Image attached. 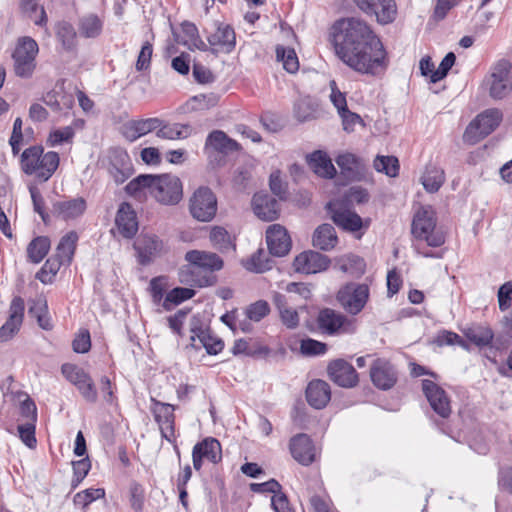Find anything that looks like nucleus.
<instances>
[{
	"instance_id": "nucleus-1",
	"label": "nucleus",
	"mask_w": 512,
	"mask_h": 512,
	"mask_svg": "<svg viewBox=\"0 0 512 512\" xmlns=\"http://www.w3.org/2000/svg\"><path fill=\"white\" fill-rule=\"evenodd\" d=\"M337 57L352 70L378 76L387 69L389 58L380 38L358 18H343L331 28Z\"/></svg>"
},
{
	"instance_id": "nucleus-2",
	"label": "nucleus",
	"mask_w": 512,
	"mask_h": 512,
	"mask_svg": "<svg viewBox=\"0 0 512 512\" xmlns=\"http://www.w3.org/2000/svg\"><path fill=\"white\" fill-rule=\"evenodd\" d=\"M185 259L189 262V266L186 270H181L180 281L189 282L188 274H190L193 284L199 287L212 285L214 283L212 272L220 270L223 266V261L218 255L206 251H188Z\"/></svg>"
},
{
	"instance_id": "nucleus-3",
	"label": "nucleus",
	"mask_w": 512,
	"mask_h": 512,
	"mask_svg": "<svg viewBox=\"0 0 512 512\" xmlns=\"http://www.w3.org/2000/svg\"><path fill=\"white\" fill-rule=\"evenodd\" d=\"M60 158L57 152L44 153L42 146L26 148L20 158L22 171L27 175H34L40 181L51 178L59 166Z\"/></svg>"
},
{
	"instance_id": "nucleus-4",
	"label": "nucleus",
	"mask_w": 512,
	"mask_h": 512,
	"mask_svg": "<svg viewBox=\"0 0 512 512\" xmlns=\"http://www.w3.org/2000/svg\"><path fill=\"white\" fill-rule=\"evenodd\" d=\"M412 234L430 247H440L445 243V235L437 228L435 214L431 208L421 207L416 212L412 221Z\"/></svg>"
},
{
	"instance_id": "nucleus-5",
	"label": "nucleus",
	"mask_w": 512,
	"mask_h": 512,
	"mask_svg": "<svg viewBox=\"0 0 512 512\" xmlns=\"http://www.w3.org/2000/svg\"><path fill=\"white\" fill-rule=\"evenodd\" d=\"M489 95L503 99L512 93V63L507 59L496 61L485 80Z\"/></svg>"
},
{
	"instance_id": "nucleus-6",
	"label": "nucleus",
	"mask_w": 512,
	"mask_h": 512,
	"mask_svg": "<svg viewBox=\"0 0 512 512\" xmlns=\"http://www.w3.org/2000/svg\"><path fill=\"white\" fill-rule=\"evenodd\" d=\"M149 194L161 204L175 205L183 196L182 183L175 175H152Z\"/></svg>"
},
{
	"instance_id": "nucleus-7",
	"label": "nucleus",
	"mask_w": 512,
	"mask_h": 512,
	"mask_svg": "<svg viewBox=\"0 0 512 512\" xmlns=\"http://www.w3.org/2000/svg\"><path fill=\"white\" fill-rule=\"evenodd\" d=\"M502 114L498 109H488L479 114L466 128L463 140L476 144L492 133L500 124Z\"/></svg>"
},
{
	"instance_id": "nucleus-8",
	"label": "nucleus",
	"mask_w": 512,
	"mask_h": 512,
	"mask_svg": "<svg viewBox=\"0 0 512 512\" xmlns=\"http://www.w3.org/2000/svg\"><path fill=\"white\" fill-rule=\"evenodd\" d=\"M39 48L37 42L31 37H22L18 40L12 54L14 71L18 77L29 78L36 67L35 58Z\"/></svg>"
},
{
	"instance_id": "nucleus-9",
	"label": "nucleus",
	"mask_w": 512,
	"mask_h": 512,
	"mask_svg": "<svg viewBox=\"0 0 512 512\" xmlns=\"http://www.w3.org/2000/svg\"><path fill=\"white\" fill-rule=\"evenodd\" d=\"M369 296L367 284L351 282L339 289L337 300L348 314L357 315L364 309Z\"/></svg>"
},
{
	"instance_id": "nucleus-10",
	"label": "nucleus",
	"mask_w": 512,
	"mask_h": 512,
	"mask_svg": "<svg viewBox=\"0 0 512 512\" xmlns=\"http://www.w3.org/2000/svg\"><path fill=\"white\" fill-rule=\"evenodd\" d=\"M189 209L193 218L198 221H211L217 212V199L212 190L199 187L190 198Z\"/></svg>"
},
{
	"instance_id": "nucleus-11",
	"label": "nucleus",
	"mask_w": 512,
	"mask_h": 512,
	"mask_svg": "<svg viewBox=\"0 0 512 512\" xmlns=\"http://www.w3.org/2000/svg\"><path fill=\"white\" fill-rule=\"evenodd\" d=\"M64 377L73 385L77 387L82 397L90 402L97 401V390L93 380L82 368L77 365L66 363L61 367Z\"/></svg>"
},
{
	"instance_id": "nucleus-12",
	"label": "nucleus",
	"mask_w": 512,
	"mask_h": 512,
	"mask_svg": "<svg viewBox=\"0 0 512 512\" xmlns=\"http://www.w3.org/2000/svg\"><path fill=\"white\" fill-rule=\"evenodd\" d=\"M134 248L137 251L139 263L142 265L150 264L168 252L167 244L157 235L151 233L141 234L134 243Z\"/></svg>"
},
{
	"instance_id": "nucleus-13",
	"label": "nucleus",
	"mask_w": 512,
	"mask_h": 512,
	"mask_svg": "<svg viewBox=\"0 0 512 512\" xmlns=\"http://www.w3.org/2000/svg\"><path fill=\"white\" fill-rule=\"evenodd\" d=\"M357 7L368 16H375L378 23H392L397 16L394 0H354Z\"/></svg>"
},
{
	"instance_id": "nucleus-14",
	"label": "nucleus",
	"mask_w": 512,
	"mask_h": 512,
	"mask_svg": "<svg viewBox=\"0 0 512 512\" xmlns=\"http://www.w3.org/2000/svg\"><path fill=\"white\" fill-rule=\"evenodd\" d=\"M319 329L328 335L338 333H350L355 330V326L346 316L332 309L326 308L319 312L317 317Z\"/></svg>"
},
{
	"instance_id": "nucleus-15",
	"label": "nucleus",
	"mask_w": 512,
	"mask_h": 512,
	"mask_svg": "<svg viewBox=\"0 0 512 512\" xmlns=\"http://www.w3.org/2000/svg\"><path fill=\"white\" fill-rule=\"evenodd\" d=\"M422 390L431 408L442 418L451 414L450 399L443 388L431 380L422 381Z\"/></svg>"
},
{
	"instance_id": "nucleus-16",
	"label": "nucleus",
	"mask_w": 512,
	"mask_h": 512,
	"mask_svg": "<svg viewBox=\"0 0 512 512\" xmlns=\"http://www.w3.org/2000/svg\"><path fill=\"white\" fill-rule=\"evenodd\" d=\"M207 41L213 53L228 54L235 48L236 35L230 25L219 23L217 24L216 30L207 36Z\"/></svg>"
},
{
	"instance_id": "nucleus-17",
	"label": "nucleus",
	"mask_w": 512,
	"mask_h": 512,
	"mask_svg": "<svg viewBox=\"0 0 512 512\" xmlns=\"http://www.w3.org/2000/svg\"><path fill=\"white\" fill-rule=\"evenodd\" d=\"M330 264L327 256L316 251H304L294 259L295 271L304 274H316L325 271Z\"/></svg>"
},
{
	"instance_id": "nucleus-18",
	"label": "nucleus",
	"mask_w": 512,
	"mask_h": 512,
	"mask_svg": "<svg viewBox=\"0 0 512 512\" xmlns=\"http://www.w3.org/2000/svg\"><path fill=\"white\" fill-rule=\"evenodd\" d=\"M25 310L24 300L15 296L9 307V317L0 328V342L10 340L20 329Z\"/></svg>"
},
{
	"instance_id": "nucleus-19",
	"label": "nucleus",
	"mask_w": 512,
	"mask_h": 512,
	"mask_svg": "<svg viewBox=\"0 0 512 512\" xmlns=\"http://www.w3.org/2000/svg\"><path fill=\"white\" fill-rule=\"evenodd\" d=\"M330 379L344 388H351L358 383V374L354 367L343 359L332 361L327 368Z\"/></svg>"
},
{
	"instance_id": "nucleus-20",
	"label": "nucleus",
	"mask_w": 512,
	"mask_h": 512,
	"mask_svg": "<svg viewBox=\"0 0 512 512\" xmlns=\"http://www.w3.org/2000/svg\"><path fill=\"white\" fill-rule=\"evenodd\" d=\"M266 242L269 253L277 257L285 256L292 245L287 230L280 224H273L267 228Z\"/></svg>"
},
{
	"instance_id": "nucleus-21",
	"label": "nucleus",
	"mask_w": 512,
	"mask_h": 512,
	"mask_svg": "<svg viewBox=\"0 0 512 512\" xmlns=\"http://www.w3.org/2000/svg\"><path fill=\"white\" fill-rule=\"evenodd\" d=\"M373 384L382 390H388L397 381L396 371L392 364L385 359H376L370 368Z\"/></svg>"
},
{
	"instance_id": "nucleus-22",
	"label": "nucleus",
	"mask_w": 512,
	"mask_h": 512,
	"mask_svg": "<svg viewBox=\"0 0 512 512\" xmlns=\"http://www.w3.org/2000/svg\"><path fill=\"white\" fill-rule=\"evenodd\" d=\"M290 451L293 458L303 466L311 465L316 459L315 446L306 434H298L290 440Z\"/></svg>"
},
{
	"instance_id": "nucleus-23",
	"label": "nucleus",
	"mask_w": 512,
	"mask_h": 512,
	"mask_svg": "<svg viewBox=\"0 0 512 512\" xmlns=\"http://www.w3.org/2000/svg\"><path fill=\"white\" fill-rule=\"evenodd\" d=\"M159 125L160 118L158 117L134 119L127 121L122 126L121 132L126 140L134 142L149 133H156V128H158Z\"/></svg>"
},
{
	"instance_id": "nucleus-24",
	"label": "nucleus",
	"mask_w": 512,
	"mask_h": 512,
	"mask_svg": "<svg viewBox=\"0 0 512 512\" xmlns=\"http://www.w3.org/2000/svg\"><path fill=\"white\" fill-rule=\"evenodd\" d=\"M327 209L334 223L344 230L355 232L361 229L362 219L355 212L340 206L337 202H329Z\"/></svg>"
},
{
	"instance_id": "nucleus-25",
	"label": "nucleus",
	"mask_w": 512,
	"mask_h": 512,
	"mask_svg": "<svg viewBox=\"0 0 512 512\" xmlns=\"http://www.w3.org/2000/svg\"><path fill=\"white\" fill-rule=\"evenodd\" d=\"M174 406L162 403L159 401H155L153 406V412L155 415V419L159 424V428L161 431V435L169 442H173L175 439V429H174Z\"/></svg>"
},
{
	"instance_id": "nucleus-26",
	"label": "nucleus",
	"mask_w": 512,
	"mask_h": 512,
	"mask_svg": "<svg viewBox=\"0 0 512 512\" xmlns=\"http://www.w3.org/2000/svg\"><path fill=\"white\" fill-rule=\"evenodd\" d=\"M198 320L194 319L191 324V345L196 349L205 348L208 354L216 355L222 351L224 343L212 336L208 330L196 326Z\"/></svg>"
},
{
	"instance_id": "nucleus-27",
	"label": "nucleus",
	"mask_w": 512,
	"mask_h": 512,
	"mask_svg": "<svg viewBox=\"0 0 512 512\" xmlns=\"http://www.w3.org/2000/svg\"><path fill=\"white\" fill-rule=\"evenodd\" d=\"M115 224L118 233L127 239L133 238L138 231V220L135 211L129 203H122L117 211Z\"/></svg>"
},
{
	"instance_id": "nucleus-28",
	"label": "nucleus",
	"mask_w": 512,
	"mask_h": 512,
	"mask_svg": "<svg viewBox=\"0 0 512 512\" xmlns=\"http://www.w3.org/2000/svg\"><path fill=\"white\" fill-rule=\"evenodd\" d=\"M239 145L236 141L229 138L223 131H212L206 139L204 152L208 157L214 153L227 155L229 153L238 151Z\"/></svg>"
},
{
	"instance_id": "nucleus-29",
	"label": "nucleus",
	"mask_w": 512,
	"mask_h": 512,
	"mask_svg": "<svg viewBox=\"0 0 512 512\" xmlns=\"http://www.w3.org/2000/svg\"><path fill=\"white\" fill-rule=\"evenodd\" d=\"M86 208L87 203L83 197L66 198L53 204L55 215L64 221L75 220L81 217L85 213Z\"/></svg>"
},
{
	"instance_id": "nucleus-30",
	"label": "nucleus",
	"mask_w": 512,
	"mask_h": 512,
	"mask_svg": "<svg viewBox=\"0 0 512 512\" xmlns=\"http://www.w3.org/2000/svg\"><path fill=\"white\" fill-rule=\"evenodd\" d=\"M273 302L278 310L282 324L288 329L297 328L300 322L299 310L291 306V303L294 302L292 296L275 293L273 295Z\"/></svg>"
},
{
	"instance_id": "nucleus-31",
	"label": "nucleus",
	"mask_w": 512,
	"mask_h": 512,
	"mask_svg": "<svg viewBox=\"0 0 512 512\" xmlns=\"http://www.w3.org/2000/svg\"><path fill=\"white\" fill-rule=\"evenodd\" d=\"M252 206L255 215L263 221H274L279 216V202L268 194H255L252 199Z\"/></svg>"
},
{
	"instance_id": "nucleus-32",
	"label": "nucleus",
	"mask_w": 512,
	"mask_h": 512,
	"mask_svg": "<svg viewBox=\"0 0 512 512\" xmlns=\"http://www.w3.org/2000/svg\"><path fill=\"white\" fill-rule=\"evenodd\" d=\"M108 171L116 184L124 183L133 174L129 155L124 151H116L110 157Z\"/></svg>"
},
{
	"instance_id": "nucleus-33",
	"label": "nucleus",
	"mask_w": 512,
	"mask_h": 512,
	"mask_svg": "<svg viewBox=\"0 0 512 512\" xmlns=\"http://www.w3.org/2000/svg\"><path fill=\"white\" fill-rule=\"evenodd\" d=\"M306 399L313 408H324L331 399L329 384L319 379L311 381L306 388Z\"/></svg>"
},
{
	"instance_id": "nucleus-34",
	"label": "nucleus",
	"mask_w": 512,
	"mask_h": 512,
	"mask_svg": "<svg viewBox=\"0 0 512 512\" xmlns=\"http://www.w3.org/2000/svg\"><path fill=\"white\" fill-rule=\"evenodd\" d=\"M179 43L186 46L189 50L207 51L208 45L202 40L199 35L198 28L194 23L183 22L181 24V35L179 36Z\"/></svg>"
},
{
	"instance_id": "nucleus-35",
	"label": "nucleus",
	"mask_w": 512,
	"mask_h": 512,
	"mask_svg": "<svg viewBox=\"0 0 512 512\" xmlns=\"http://www.w3.org/2000/svg\"><path fill=\"white\" fill-rule=\"evenodd\" d=\"M308 164L315 174L324 178H333L336 169L329 158L323 151H314L308 156Z\"/></svg>"
},
{
	"instance_id": "nucleus-36",
	"label": "nucleus",
	"mask_w": 512,
	"mask_h": 512,
	"mask_svg": "<svg viewBox=\"0 0 512 512\" xmlns=\"http://www.w3.org/2000/svg\"><path fill=\"white\" fill-rule=\"evenodd\" d=\"M192 133L189 124L173 123L169 124L160 119V125L156 128V136L166 140L185 139Z\"/></svg>"
},
{
	"instance_id": "nucleus-37",
	"label": "nucleus",
	"mask_w": 512,
	"mask_h": 512,
	"mask_svg": "<svg viewBox=\"0 0 512 512\" xmlns=\"http://www.w3.org/2000/svg\"><path fill=\"white\" fill-rule=\"evenodd\" d=\"M312 242L313 246L320 250L329 251L333 249L338 243L334 227L330 224L320 225L313 234Z\"/></svg>"
},
{
	"instance_id": "nucleus-38",
	"label": "nucleus",
	"mask_w": 512,
	"mask_h": 512,
	"mask_svg": "<svg viewBox=\"0 0 512 512\" xmlns=\"http://www.w3.org/2000/svg\"><path fill=\"white\" fill-rule=\"evenodd\" d=\"M336 163L342 173L349 179H359L362 175V161L352 153H343L338 155Z\"/></svg>"
},
{
	"instance_id": "nucleus-39",
	"label": "nucleus",
	"mask_w": 512,
	"mask_h": 512,
	"mask_svg": "<svg viewBox=\"0 0 512 512\" xmlns=\"http://www.w3.org/2000/svg\"><path fill=\"white\" fill-rule=\"evenodd\" d=\"M445 181V173L443 169L435 166L428 165L421 177L422 185L425 190L430 193L437 192Z\"/></svg>"
},
{
	"instance_id": "nucleus-40",
	"label": "nucleus",
	"mask_w": 512,
	"mask_h": 512,
	"mask_svg": "<svg viewBox=\"0 0 512 512\" xmlns=\"http://www.w3.org/2000/svg\"><path fill=\"white\" fill-rule=\"evenodd\" d=\"M336 264L340 271L348 273L351 276L359 277L365 272L364 260L353 254H348L337 258Z\"/></svg>"
},
{
	"instance_id": "nucleus-41",
	"label": "nucleus",
	"mask_w": 512,
	"mask_h": 512,
	"mask_svg": "<svg viewBox=\"0 0 512 512\" xmlns=\"http://www.w3.org/2000/svg\"><path fill=\"white\" fill-rule=\"evenodd\" d=\"M50 240L46 236L34 238L27 247L28 260L34 264L40 263L50 250Z\"/></svg>"
},
{
	"instance_id": "nucleus-42",
	"label": "nucleus",
	"mask_w": 512,
	"mask_h": 512,
	"mask_svg": "<svg viewBox=\"0 0 512 512\" xmlns=\"http://www.w3.org/2000/svg\"><path fill=\"white\" fill-rule=\"evenodd\" d=\"M199 450V455L212 463H218L222 458L221 445L215 438H206L194 446Z\"/></svg>"
},
{
	"instance_id": "nucleus-43",
	"label": "nucleus",
	"mask_w": 512,
	"mask_h": 512,
	"mask_svg": "<svg viewBox=\"0 0 512 512\" xmlns=\"http://www.w3.org/2000/svg\"><path fill=\"white\" fill-rule=\"evenodd\" d=\"M77 241L78 234L75 231H70L64 235L57 246L56 257L65 264H69L73 258Z\"/></svg>"
},
{
	"instance_id": "nucleus-44",
	"label": "nucleus",
	"mask_w": 512,
	"mask_h": 512,
	"mask_svg": "<svg viewBox=\"0 0 512 512\" xmlns=\"http://www.w3.org/2000/svg\"><path fill=\"white\" fill-rule=\"evenodd\" d=\"M273 266V260L269 257L268 253L263 249L257 250L251 255L249 259L244 262V267L255 273H263L268 271Z\"/></svg>"
},
{
	"instance_id": "nucleus-45",
	"label": "nucleus",
	"mask_w": 512,
	"mask_h": 512,
	"mask_svg": "<svg viewBox=\"0 0 512 512\" xmlns=\"http://www.w3.org/2000/svg\"><path fill=\"white\" fill-rule=\"evenodd\" d=\"M467 339L478 347H485L491 344L494 334L493 331L486 326H472L464 331Z\"/></svg>"
},
{
	"instance_id": "nucleus-46",
	"label": "nucleus",
	"mask_w": 512,
	"mask_h": 512,
	"mask_svg": "<svg viewBox=\"0 0 512 512\" xmlns=\"http://www.w3.org/2000/svg\"><path fill=\"white\" fill-rule=\"evenodd\" d=\"M195 295V291L190 288L176 287L168 292L163 300L162 307L169 311L174 306L191 299Z\"/></svg>"
},
{
	"instance_id": "nucleus-47",
	"label": "nucleus",
	"mask_w": 512,
	"mask_h": 512,
	"mask_svg": "<svg viewBox=\"0 0 512 512\" xmlns=\"http://www.w3.org/2000/svg\"><path fill=\"white\" fill-rule=\"evenodd\" d=\"M276 58L282 62L283 68L289 73H295L299 69V62L296 52L293 48H287L281 45L276 47Z\"/></svg>"
},
{
	"instance_id": "nucleus-48",
	"label": "nucleus",
	"mask_w": 512,
	"mask_h": 512,
	"mask_svg": "<svg viewBox=\"0 0 512 512\" xmlns=\"http://www.w3.org/2000/svg\"><path fill=\"white\" fill-rule=\"evenodd\" d=\"M316 112L317 104L309 97L301 98L294 106V114L301 122L314 119Z\"/></svg>"
},
{
	"instance_id": "nucleus-49",
	"label": "nucleus",
	"mask_w": 512,
	"mask_h": 512,
	"mask_svg": "<svg viewBox=\"0 0 512 512\" xmlns=\"http://www.w3.org/2000/svg\"><path fill=\"white\" fill-rule=\"evenodd\" d=\"M74 136L75 131L71 126L56 128L50 131L46 139V145L49 147H57L65 143H71Z\"/></svg>"
},
{
	"instance_id": "nucleus-50",
	"label": "nucleus",
	"mask_w": 512,
	"mask_h": 512,
	"mask_svg": "<svg viewBox=\"0 0 512 512\" xmlns=\"http://www.w3.org/2000/svg\"><path fill=\"white\" fill-rule=\"evenodd\" d=\"M377 172L386 174L389 177H396L399 173V161L394 156H377L373 162Z\"/></svg>"
},
{
	"instance_id": "nucleus-51",
	"label": "nucleus",
	"mask_w": 512,
	"mask_h": 512,
	"mask_svg": "<svg viewBox=\"0 0 512 512\" xmlns=\"http://www.w3.org/2000/svg\"><path fill=\"white\" fill-rule=\"evenodd\" d=\"M65 264L57 257L46 260L41 269L36 273V278L43 284H50L58 273L60 267Z\"/></svg>"
},
{
	"instance_id": "nucleus-52",
	"label": "nucleus",
	"mask_w": 512,
	"mask_h": 512,
	"mask_svg": "<svg viewBox=\"0 0 512 512\" xmlns=\"http://www.w3.org/2000/svg\"><path fill=\"white\" fill-rule=\"evenodd\" d=\"M210 240L215 248L220 251H228L234 248L229 233L222 227H213L210 232Z\"/></svg>"
},
{
	"instance_id": "nucleus-53",
	"label": "nucleus",
	"mask_w": 512,
	"mask_h": 512,
	"mask_svg": "<svg viewBox=\"0 0 512 512\" xmlns=\"http://www.w3.org/2000/svg\"><path fill=\"white\" fill-rule=\"evenodd\" d=\"M80 32L87 38H95L102 31V22L96 15H88L80 21Z\"/></svg>"
},
{
	"instance_id": "nucleus-54",
	"label": "nucleus",
	"mask_w": 512,
	"mask_h": 512,
	"mask_svg": "<svg viewBox=\"0 0 512 512\" xmlns=\"http://www.w3.org/2000/svg\"><path fill=\"white\" fill-rule=\"evenodd\" d=\"M169 287L168 278L166 276H158L151 279L149 284V292L154 304L163 303L164 294Z\"/></svg>"
},
{
	"instance_id": "nucleus-55",
	"label": "nucleus",
	"mask_w": 512,
	"mask_h": 512,
	"mask_svg": "<svg viewBox=\"0 0 512 512\" xmlns=\"http://www.w3.org/2000/svg\"><path fill=\"white\" fill-rule=\"evenodd\" d=\"M56 36L65 49L71 50L75 46L76 32L70 23H59L56 28Z\"/></svg>"
},
{
	"instance_id": "nucleus-56",
	"label": "nucleus",
	"mask_w": 512,
	"mask_h": 512,
	"mask_svg": "<svg viewBox=\"0 0 512 512\" xmlns=\"http://www.w3.org/2000/svg\"><path fill=\"white\" fill-rule=\"evenodd\" d=\"M152 175L142 174L132 179L125 187L127 194L136 197L141 192L150 191Z\"/></svg>"
},
{
	"instance_id": "nucleus-57",
	"label": "nucleus",
	"mask_w": 512,
	"mask_h": 512,
	"mask_svg": "<svg viewBox=\"0 0 512 512\" xmlns=\"http://www.w3.org/2000/svg\"><path fill=\"white\" fill-rule=\"evenodd\" d=\"M21 9L27 14L36 25L44 26L47 23V15L43 7L39 10V17H34L38 11L37 0H21Z\"/></svg>"
},
{
	"instance_id": "nucleus-58",
	"label": "nucleus",
	"mask_w": 512,
	"mask_h": 512,
	"mask_svg": "<svg viewBox=\"0 0 512 512\" xmlns=\"http://www.w3.org/2000/svg\"><path fill=\"white\" fill-rule=\"evenodd\" d=\"M105 496V491L102 488H89L84 491L78 492L74 496V503L77 506L86 507L93 501L103 498Z\"/></svg>"
},
{
	"instance_id": "nucleus-59",
	"label": "nucleus",
	"mask_w": 512,
	"mask_h": 512,
	"mask_svg": "<svg viewBox=\"0 0 512 512\" xmlns=\"http://www.w3.org/2000/svg\"><path fill=\"white\" fill-rule=\"evenodd\" d=\"M270 312L269 304L264 300L250 304L245 311L246 317L254 322H259Z\"/></svg>"
},
{
	"instance_id": "nucleus-60",
	"label": "nucleus",
	"mask_w": 512,
	"mask_h": 512,
	"mask_svg": "<svg viewBox=\"0 0 512 512\" xmlns=\"http://www.w3.org/2000/svg\"><path fill=\"white\" fill-rule=\"evenodd\" d=\"M72 465L73 478L71 484L73 488H76L89 473L91 469V462L88 457H85L81 460L72 462Z\"/></svg>"
},
{
	"instance_id": "nucleus-61",
	"label": "nucleus",
	"mask_w": 512,
	"mask_h": 512,
	"mask_svg": "<svg viewBox=\"0 0 512 512\" xmlns=\"http://www.w3.org/2000/svg\"><path fill=\"white\" fill-rule=\"evenodd\" d=\"M300 351L306 356L323 355L327 351V345L311 338L303 339L300 344Z\"/></svg>"
},
{
	"instance_id": "nucleus-62",
	"label": "nucleus",
	"mask_w": 512,
	"mask_h": 512,
	"mask_svg": "<svg viewBox=\"0 0 512 512\" xmlns=\"http://www.w3.org/2000/svg\"><path fill=\"white\" fill-rule=\"evenodd\" d=\"M330 89L331 93L329 95V98L334 107L337 109L338 114L345 112V110L348 109L346 96L338 89L337 84L334 80L330 82Z\"/></svg>"
},
{
	"instance_id": "nucleus-63",
	"label": "nucleus",
	"mask_w": 512,
	"mask_h": 512,
	"mask_svg": "<svg viewBox=\"0 0 512 512\" xmlns=\"http://www.w3.org/2000/svg\"><path fill=\"white\" fill-rule=\"evenodd\" d=\"M456 60V56L453 52H449L441 61L436 72L432 75V83H436L442 80L452 68Z\"/></svg>"
},
{
	"instance_id": "nucleus-64",
	"label": "nucleus",
	"mask_w": 512,
	"mask_h": 512,
	"mask_svg": "<svg viewBox=\"0 0 512 512\" xmlns=\"http://www.w3.org/2000/svg\"><path fill=\"white\" fill-rule=\"evenodd\" d=\"M512 281H507L498 290V304L501 311H506L511 306Z\"/></svg>"
}]
</instances>
